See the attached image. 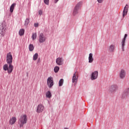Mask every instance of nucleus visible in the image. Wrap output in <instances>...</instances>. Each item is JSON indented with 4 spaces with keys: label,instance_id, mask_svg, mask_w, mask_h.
Returning <instances> with one entry per match:
<instances>
[{
    "label": "nucleus",
    "instance_id": "obj_1",
    "mask_svg": "<svg viewBox=\"0 0 129 129\" xmlns=\"http://www.w3.org/2000/svg\"><path fill=\"white\" fill-rule=\"evenodd\" d=\"M27 121H28V117H27V115L23 114L20 116L18 119V124H19L20 127H23L24 124L27 123Z\"/></svg>",
    "mask_w": 129,
    "mask_h": 129
},
{
    "label": "nucleus",
    "instance_id": "obj_2",
    "mask_svg": "<svg viewBox=\"0 0 129 129\" xmlns=\"http://www.w3.org/2000/svg\"><path fill=\"white\" fill-rule=\"evenodd\" d=\"M82 6V2H79L76 5L73 12V15L74 16H75L76 15H77V14H78V11L81 9Z\"/></svg>",
    "mask_w": 129,
    "mask_h": 129
},
{
    "label": "nucleus",
    "instance_id": "obj_3",
    "mask_svg": "<svg viewBox=\"0 0 129 129\" xmlns=\"http://www.w3.org/2000/svg\"><path fill=\"white\" fill-rule=\"evenodd\" d=\"M7 28H6V26H4V23H2L1 25H0V37H4Z\"/></svg>",
    "mask_w": 129,
    "mask_h": 129
},
{
    "label": "nucleus",
    "instance_id": "obj_4",
    "mask_svg": "<svg viewBox=\"0 0 129 129\" xmlns=\"http://www.w3.org/2000/svg\"><path fill=\"white\" fill-rule=\"evenodd\" d=\"M77 81H78V72H76L73 76L72 78V83H75L74 86L76 85L77 83Z\"/></svg>",
    "mask_w": 129,
    "mask_h": 129
},
{
    "label": "nucleus",
    "instance_id": "obj_5",
    "mask_svg": "<svg viewBox=\"0 0 129 129\" xmlns=\"http://www.w3.org/2000/svg\"><path fill=\"white\" fill-rule=\"evenodd\" d=\"M7 64H12V63H13V55H12L11 52H9L7 54Z\"/></svg>",
    "mask_w": 129,
    "mask_h": 129
},
{
    "label": "nucleus",
    "instance_id": "obj_6",
    "mask_svg": "<svg viewBox=\"0 0 129 129\" xmlns=\"http://www.w3.org/2000/svg\"><path fill=\"white\" fill-rule=\"evenodd\" d=\"M47 84L49 88H51L53 85H54V81H53V78L48 77L47 81Z\"/></svg>",
    "mask_w": 129,
    "mask_h": 129
},
{
    "label": "nucleus",
    "instance_id": "obj_7",
    "mask_svg": "<svg viewBox=\"0 0 129 129\" xmlns=\"http://www.w3.org/2000/svg\"><path fill=\"white\" fill-rule=\"evenodd\" d=\"M117 88H118V87H117V85H112L109 87V91L111 93H113L114 92H115V91H116V90H117Z\"/></svg>",
    "mask_w": 129,
    "mask_h": 129
},
{
    "label": "nucleus",
    "instance_id": "obj_8",
    "mask_svg": "<svg viewBox=\"0 0 129 129\" xmlns=\"http://www.w3.org/2000/svg\"><path fill=\"white\" fill-rule=\"evenodd\" d=\"M97 77H98V71H95L92 73L91 75V80H95V79H97Z\"/></svg>",
    "mask_w": 129,
    "mask_h": 129
},
{
    "label": "nucleus",
    "instance_id": "obj_9",
    "mask_svg": "<svg viewBox=\"0 0 129 129\" xmlns=\"http://www.w3.org/2000/svg\"><path fill=\"white\" fill-rule=\"evenodd\" d=\"M39 43H44V42L46 41V36L44 35V34L43 33H41L39 34Z\"/></svg>",
    "mask_w": 129,
    "mask_h": 129
},
{
    "label": "nucleus",
    "instance_id": "obj_10",
    "mask_svg": "<svg viewBox=\"0 0 129 129\" xmlns=\"http://www.w3.org/2000/svg\"><path fill=\"white\" fill-rule=\"evenodd\" d=\"M125 75H126V73L125 72V71L123 69L121 70L119 74V76L120 79H124V78H125Z\"/></svg>",
    "mask_w": 129,
    "mask_h": 129
},
{
    "label": "nucleus",
    "instance_id": "obj_11",
    "mask_svg": "<svg viewBox=\"0 0 129 129\" xmlns=\"http://www.w3.org/2000/svg\"><path fill=\"white\" fill-rule=\"evenodd\" d=\"M43 110H44V106H43V104H39L37 106L36 112H38V113H40V112H42Z\"/></svg>",
    "mask_w": 129,
    "mask_h": 129
},
{
    "label": "nucleus",
    "instance_id": "obj_12",
    "mask_svg": "<svg viewBox=\"0 0 129 129\" xmlns=\"http://www.w3.org/2000/svg\"><path fill=\"white\" fill-rule=\"evenodd\" d=\"M127 37V34H125L124 35V38L123 39L121 42L122 51H124V46H125V40H126Z\"/></svg>",
    "mask_w": 129,
    "mask_h": 129
},
{
    "label": "nucleus",
    "instance_id": "obj_13",
    "mask_svg": "<svg viewBox=\"0 0 129 129\" xmlns=\"http://www.w3.org/2000/svg\"><path fill=\"white\" fill-rule=\"evenodd\" d=\"M128 11V5H126L125 7L124 8L123 11V17L124 18L126 15H127V11Z\"/></svg>",
    "mask_w": 129,
    "mask_h": 129
},
{
    "label": "nucleus",
    "instance_id": "obj_14",
    "mask_svg": "<svg viewBox=\"0 0 129 129\" xmlns=\"http://www.w3.org/2000/svg\"><path fill=\"white\" fill-rule=\"evenodd\" d=\"M129 93V88L126 89L124 91L122 94V97L123 98H125L127 95H128Z\"/></svg>",
    "mask_w": 129,
    "mask_h": 129
},
{
    "label": "nucleus",
    "instance_id": "obj_15",
    "mask_svg": "<svg viewBox=\"0 0 129 129\" xmlns=\"http://www.w3.org/2000/svg\"><path fill=\"white\" fill-rule=\"evenodd\" d=\"M56 63L57 65H62L63 64V58L62 57L56 58Z\"/></svg>",
    "mask_w": 129,
    "mask_h": 129
},
{
    "label": "nucleus",
    "instance_id": "obj_16",
    "mask_svg": "<svg viewBox=\"0 0 129 129\" xmlns=\"http://www.w3.org/2000/svg\"><path fill=\"white\" fill-rule=\"evenodd\" d=\"M9 67L8 70H7L8 73L9 74H11L13 72V70L14 69V66H13L11 64H8Z\"/></svg>",
    "mask_w": 129,
    "mask_h": 129
},
{
    "label": "nucleus",
    "instance_id": "obj_17",
    "mask_svg": "<svg viewBox=\"0 0 129 129\" xmlns=\"http://www.w3.org/2000/svg\"><path fill=\"white\" fill-rule=\"evenodd\" d=\"M16 121H17V118L16 117H13L9 121L10 124L12 125L14 124Z\"/></svg>",
    "mask_w": 129,
    "mask_h": 129
},
{
    "label": "nucleus",
    "instance_id": "obj_18",
    "mask_svg": "<svg viewBox=\"0 0 129 129\" xmlns=\"http://www.w3.org/2000/svg\"><path fill=\"white\" fill-rule=\"evenodd\" d=\"M89 63H92V62H93V54L92 53H89Z\"/></svg>",
    "mask_w": 129,
    "mask_h": 129
},
{
    "label": "nucleus",
    "instance_id": "obj_19",
    "mask_svg": "<svg viewBox=\"0 0 129 129\" xmlns=\"http://www.w3.org/2000/svg\"><path fill=\"white\" fill-rule=\"evenodd\" d=\"M16 3H13V4H12L10 8V12L13 13L14 12V10L15 9V7H16Z\"/></svg>",
    "mask_w": 129,
    "mask_h": 129
},
{
    "label": "nucleus",
    "instance_id": "obj_20",
    "mask_svg": "<svg viewBox=\"0 0 129 129\" xmlns=\"http://www.w3.org/2000/svg\"><path fill=\"white\" fill-rule=\"evenodd\" d=\"M115 48V46L113 44H111L109 48V50L110 52H113L114 51V49Z\"/></svg>",
    "mask_w": 129,
    "mask_h": 129
},
{
    "label": "nucleus",
    "instance_id": "obj_21",
    "mask_svg": "<svg viewBox=\"0 0 129 129\" xmlns=\"http://www.w3.org/2000/svg\"><path fill=\"white\" fill-rule=\"evenodd\" d=\"M46 97L48 98H51V97H52V94H51L50 91H48L46 93Z\"/></svg>",
    "mask_w": 129,
    "mask_h": 129
},
{
    "label": "nucleus",
    "instance_id": "obj_22",
    "mask_svg": "<svg viewBox=\"0 0 129 129\" xmlns=\"http://www.w3.org/2000/svg\"><path fill=\"white\" fill-rule=\"evenodd\" d=\"M29 23H30V19L26 18L25 21L24 26L25 27H28V25H29Z\"/></svg>",
    "mask_w": 129,
    "mask_h": 129
},
{
    "label": "nucleus",
    "instance_id": "obj_23",
    "mask_svg": "<svg viewBox=\"0 0 129 129\" xmlns=\"http://www.w3.org/2000/svg\"><path fill=\"white\" fill-rule=\"evenodd\" d=\"M19 34L20 36H23L25 34V30L24 29H21L19 30Z\"/></svg>",
    "mask_w": 129,
    "mask_h": 129
},
{
    "label": "nucleus",
    "instance_id": "obj_24",
    "mask_svg": "<svg viewBox=\"0 0 129 129\" xmlns=\"http://www.w3.org/2000/svg\"><path fill=\"white\" fill-rule=\"evenodd\" d=\"M3 70H4V71H8V70H9V64H4L3 66Z\"/></svg>",
    "mask_w": 129,
    "mask_h": 129
},
{
    "label": "nucleus",
    "instance_id": "obj_25",
    "mask_svg": "<svg viewBox=\"0 0 129 129\" xmlns=\"http://www.w3.org/2000/svg\"><path fill=\"white\" fill-rule=\"evenodd\" d=\"M63 83H64V80L63 79H61L59 81L58 86H62L63 85Z\"/></svg>",
    "mask_w": 129,
    "mask_h": 129
},
{
    "label": "nucleus",
    "instance_id": "obj_26",
    "mask_svg": "<svg viewBox=\"0 0 129 129\" xmlns=\"http://www.w3.org/2000/svg\"><path fill=\"white\" fill-rule=\"evenodd\" d=\"M29 51L30 52H32V51H33L34 50V45L32 44H30L29 45Z\"/></svg>",
    "mask_w": 129,
    "mask_h": 129
},
{
    "label": "nucleus",
    "instance_id": "obj_27",
    "mask_svg": "<svg viewBox=\"0 0 129 129\" xmlns=\"http://www.w3.org/2000/svg\"><path fill=\"white\" fill-rule=\"evenodd\" d=\"M39 56V55L37 53H36L34 55H33V60H34V61H36V60H37V59H38V56Z\"/></svg>",
    "mask_w": 129,
    "mask_h": 129
},
{
    "label": "nucleus",
    "instance_id": "obj_28",
    "mask_svg": "<svg viewBox=\"0 0 129 129\" xmlns=\"http://www.w3.org/2000/svg\"><path fill=\"white\" fill-rule=\"evenodd\" d=\"M32 39L33 41L34 40H36V39H37V34L36 33L32 34Z\"/></svg>",
    "mask_w": 129,
    "mask_h": 129
},
{
    "label": "nucleus",
    "instance_id": "obj_29",
    "mask_svg": "<svg viewBox=\"0 0 129 129\" xmlns=\"http://www.w3.org/2000/svg\"><path fill=\"white\" fill-rule=\"evenodd\" d=\"M59 69H60V68H59V67H55L54 68V71L55 73H57V72L59 71Z\"/></svg>",
    "mask_w": 129,
    "mask_h": 129
},
{
    "label": "nucleus",
    "instance_id": "obj_30",
    "mask_svg": "<svg viewBox=\"0 0 129 129\" xmlns=\"http://www.w3.org/2000/svg\"><path fill=\"white\" fill-rule=\"evenodd\" d=\"M44 3L45 5H49V0H44Z\"/></svg>",
    "mask_w": 129,
    "mask_h": 129
},
{
    "label": "nucleus",
    "instance_id": "obj_31",
    "mask_svg": "<svg viewBox=\"0 0 129 129\" xmlns=\"http://www.w3.org/2000/svg\"><path fill=\"white\" fill-rule=\"evenodd\" d=\"M38 14L40 16H42L43 15V11L42 10H39Z\"/></svg>",
    "mask_w": 129,
    "mask_h": 129
},
{
    "label": "nucleus",
    "instance_id": "obj_32",
    "mask_svg": "<svg viewBox=\"0 0 129 129\" xmlns=\"http://www.w3.org/2000/svg\"><path fill=\"white\" fill-rule=\"evenodd\" d=\"M34 27H35V28H37V27H38L39 26V24H38V23H34Z\"/></svg>",
    "mask_w": 129,
    "mask_h": 129
},
{
    "label": "nucleus",
    "instance_id": "obj_33",
    "mask_svg": "<svg viewBox=\"0 0 129 129\" xmlns=\"http://www.w3.org/2000/svg\"><path fill=\"white\" fill-rule=\"evenodd\" d=\"M97 2L99 3V4H101V3L103 2V0H97Z\"/></svg>",
    "mask_w": 129,
    "mask_h": 129
},
{
    "label": "nucleus",
    "instance_id": "obj_34",
    "mask_svg": "<svg viewBox=\"0 0 129 129\" xmlns=\"http://www.w3.org/2000/svg\"><path fill=\"white\" fill-rule=\"evenodd\" d=\"M59 0H54V4H57Z\"/></svg>",
    "mask_w": 129,
    "mask_h": 129
},
{
    "label": "nucleus",
    "instance_id": "obj_35",
    "mask_svg": "<svg viewBox=\"0 0 129 129\" xmlns=\"http://www.w3.org/2000/svg\"><path fill=\"white\" fill-rule=\"evenodd\" d=\"M64 129H65V128Z\"/></svg>",
    "mask_w": 129,
    "mask_h": 129
}]
</instances>
